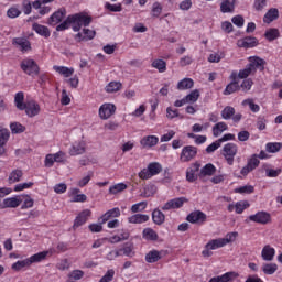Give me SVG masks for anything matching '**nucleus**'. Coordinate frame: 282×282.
Wrapping results in <instances>:
<instances>
[{
	"label": "nucleus",
	"instance_id": "nucleus-1",
	"mask_svg": "<svg viewBox=\"0 0 282 282\" xmlns=\"http://www.w3.org/2000/svg\"><path fill=\"white\" fill-rule=\"evenodd\" d=\"M68 21L72 23L73 32H80L82 28H88L91 24L94 18L85 12H79L68 15Z\"/></svg>",
	"mask_w": 282,
	"mask_h": 282
},
{
	"label": "nucleus",
	"instance_id": "nucleus-2",
	"mask_svg": "<svg viewBox=\"0 0 282 282\" xmlns=\"http://www.w3.org/2000/svg\"><path fill=\"white\" fill-rule=\"evenodd\" d=\"M162 171L163 167L160 162H151L138 173V177L143 181L151 180L155 175H160Z\"/></svg>",
	"mask_w": 282,
	"mask_h": 282
},
{
	"label": "nucleus",
	"instance_id": "nucleus-3",
	"mask_svg": "<svg viewBox=\"0 0 282 282\" xmlns=\"http://www.w3.org/2000/svg\"><path fill=\"white\" fill-rule=\"evenodd\" d=\"M20 67L22 72H24V74H26L28 76H39L41 72L39 64H36V61L32 58H24L21 62Z\"/></svg>",
	"mask_w": 282,
	"mask_h": 282
},
{
	"label": "nucleus",
	"instance_id": "nucleus-4",
	"mask_svg": "<svg viewBox=\"0 0 282 282\" xmlns=\"http://www.w3.org/2000/svg\"><path fill=\"white\" fill-rule=\"evenodd\" d=\"M239 152V147L235 143H226L223 148V156L225 158L227 164L232 166L235 164V156Z\"/></svg>",
	"mask_w": 282,
	"mask_h": 282
},
{
	"label": "nucleus",
	"instance_id": "nucleus-5",
	"mask_svg": "<svg viewBox=\"0 0 282 282\" xmlns=\"http://www.w3.org/2000/svg\"><path fill=\"white\" fill-rule=\"evenodd\" d=\"M226 247L221 238L212 239L205 245V249L202 251L203 257H213L212 250H219V248Z\"/></svg>",
	"mask_w": 282,
	"mask_h": 282
},
{
	"label": "nucleus",
	"instance_id": "nucleus-6",
	"mask_svg": "<svg viewBox=\"0 0 282 282\" xmlns=\"http://www.w3.org/2000/svg\"><path fill=\"white\" fill-rule=\"evenodd\" d=\"M226 247L221 238L212 239L205 245V249L202 251L203 257H213L212 250H219V248Z\"/></svg>",
	"mask_w": 282,
	"mask_h": 282
},
{
	"label": "nucleus",
	"instance_id": "nucleus-7",
	"mask_svg": "<svg viewBox=\"0 0 282 282\" xmlns=\"http://www.w3.org/2000/svg\"><path fill=\"white\" fill-rule=\"evenodd\" d=\"M23 111H25L28 118H36V116L41 113V105H39L34 99L26 100Z\"/></svg>",
	"mask_w": 282,
	"mask_h": 282
},
{
	"label": "nucleus",
	"instance_id": "nucleus-8",
	"mask_svg": "<svg viewBox=\"0 0 282 282\" xmlns=\"http://www.w3.org/2000/svg\"><path fill=\"white\" fill-rule=\"evenodd\" d=\"M186 203H188V199L186 197L172 198L161 207V210H177L182 208Z\"/></svg>",
	"mask_w": 282,
	"mask_h": 282
},
{
	"label": "nucleus",
	"instance_id": "nucleus-9",
	"mask_svg": "<svg viewBox=\"0 0 282 282\" xmlns=\"http://www.w3.org/2000/svg\"><path fill=\"white\" fill-rule=\"evenodd\" d=\"M249 221H253V224H261L265 226L272 221V215L270 213L261 210L248 217Z\"/></svg>",
	"mask_w": 282,
	"mask_h": 282
},
{
	"label": "nucleus",
	"instance_id": "nucleus-10",
	"mask_svg": "<svg viewBox=\"0 0 282 282\" xmlns=\"http://www.w3.org/2000/svg\"><path fill=\"white\" fill-rule=\"evenodd\" d=\"M197 147L194 145H185L180 155L181 162H191L197 158Z\"/></svg>",
	"mask_w": 282,
	"mask_h": 282
},
{
	"label": "nucleus",
	"instance_id": "nucleus-11",
	"mask_svg": "<svg viewBox=\"0 0 282 282\" xmlns=\"http://www.w3.org/2000/svg\"><path fill=\"white\" fill-rule=\"evenodd\" d=\"M249 61V67L251 70H253V74H257V69L259 72H264L267 62L265 59L259 57V56H251L248 58Z\"/></svg>",
	"mask_w": 282,
	"mask_h": 282
},
{
	"label": "nucleus",
	"instance_id": "nucleus-12",
	"mask_svg": "<svg viewBox=\"0 0 282 282\" xmlns=\"http://www.w3.org/2000/svg\"><path fill=\"white\" fill-rule=\"evenodd\" d=\"M91 217V210L90 209H84L82 210L75 218L73 224V230H77V228H80V226H85L87 224L88 219Z\"/></svg>",
	"mask_w": 282,
	"mask_h": 282
},
{
	"label": "nucleus",
	"instance_id": "nucleus-13",
	"mask_svg": "<svg viewBox=\"0 0 282 282\" xmlns=\"http://www.w3.org/2000/svg\"><path fill=\"white\" fill-rule=\"evenodd\" d=\"M21 204H23V196L18 195L15 197H9V198H4L1 203H0V208H19V206H21Z\"/></svg>",
	"mask_w": 282,
	"mask_h": 282
},
{
	"label": "nucleus",
	"instance_id": "nucleus-14",
	"mask_svg": "<svg viewBox=\"0 0 282 282\" xmlns=\"http://www.w3.org/2000/svg\"><path fill=\"white\" fill-rule=\"evenodd\" d=\"M113 113H116V105L113 104H104L99 107V118L101 120H109Z\"/></svg>",
	"mask_w": 282,
	"mask_h": 282
},
{
	"label": "nucleus",
	"instance_id": "nucleus-15",
	"mask_svg": "<svg viewBox=\"0 0 282 282\" xmlns=\"http://www.w3.org/2000/svg\"><path fill=\"white\" fill-rule=\"evenodd\" d=\"M186 219L189 224H206L208 216L202 210H195L187 215Z\"/></svg>",
	"mask_w": 282,
	"mask_h": 282
},
{
	"label": "nucleus",
	"instance_id": "nucleus-16",
	"mask_svg": "<svg viewBox=\"0 0 282 282\" xmlns=\"http://www.w3.org/2000/svg\"><path fill=\"white\" fill-rule=\"evenodd\" d=\"M12 45L19 47L22 54H25V52H30L32 50V43L29 42L28 37H14L12 40Z\"/></svg>",
	"mask_w": 282,
	"mask_h": 282
},
{
	"label": "nucleus",
	"instance_id": "nucleus-17",
	"mask_svg": "<svg viewBox=\"0 0 282 282\" xmlns=\"http://www.w3.org/2000/svg\"><path fill=\"white\" fill-rule=\"evenodd\" d=\"M86 151H87V143L85 141H76L70 145L68 153L72 156H76V155H83Z\"/></svg>",
	"mask_w": 282,
	"mask_h": 282
},
{
	"label": "nucleus",
	"instance_id": "nucleus-18",
	"mask_svg": "<svg viewBox=\"0 0 282 282\" xmlns=\"http://www.w3.org/2000/svg\"><path fill=\"white\" fill-rule=\"evenodd\" d=\"M95 37H96V31L90 29H83V33L78 32L75 35V41H77V43H83V41L84 42L94 41Z\"/></svg>",
	"mask_w": 282,
	"mask_h": 282
},
{
	"label": "nucleus",
	"instance_id": "nucleus-19",
	"mask_svg": "<svg viewBox=\"0 0 282 282\" xmlns=\"http://www.w3.org/2000/svg\"><path fill=\"white\" fill-rule=\"evenodd\" d=\"M238 47H245V50H250L252 47H257L259 45V40L254 36H246L241 40H238Z\"/></svg>",
	"mask_w": 282,
	"mask_h": 282
},
{
	"label": "nucleus",
	"instance_id": "nucleus-20",
	"mask_svg": "<svg viewBox=\"0 0 282 282\" xmlns=\"http://www.w3.org/2000/svg\"><path fill=\"white\" fill-rule=\"evenodd\" d=\"M158 142H160L158 135H145L140 140L142 149H153V147H158Z\"/></svg>",
	"mask_w": 282,
	"mask_h": 282
},
{
	"label": "nucleus",
	"instance_id": "nucleus-21",
	"mask_svg": "<svg viewBox=\"0 0 282 282\" xmlns=\"http://www.w3.org/2000/svg\"><path fill=\"white\" fill-rule=\"evenodd\" d=\"M67 14V10L65 8H61L57 11H55L48 19L50 25H58L63 19H65V15Z\"/></svg>",
	"mask_w": 282,
	"mask_h": 282
},
{
	"label": "nucleus",
	"instance_id": "nucleus-22",
	"mask_svg": "<svg viewBox=\"0 0 282 282\" xmlns=\"http://www.w3.org/2000/svg\"><path fill=\"white\" fill-rule=\"evenodd\" d=\"M120 208L119 207H113L112 209H109L99 219L98 221H101V224H107L109 219H117V217H120Z\"/></svg>",
	"mask_w": 282,
	"mask_h": 282
},
{
	"label": "nucleus",
	"instance_id": "nucleus-23",
	"mask_svg": "<svg viewBox=\"0 0 282 282\" xmlns=\"http://www.w3.org/2000/svg\"><path fill=\"white\" fill-rule=\"evenodd\" d=\"M275 256H276V249H274L272 246L265 245L262 248L261 258L263 261H274Z\"/></svg>",
	"mask_w": 282,
	"mask_h": 282
},
{
	"label": "nucleus",
	"instance_id": "nucleus-24",
	"mask_svg": "<svg viewBox=\"0 0 282 282\" xmlns=\"http://www.w3.org/2000/svg\"><path fill=\"white\" fill-rule=\"evenodd\" d=\"M80 193V189L79 188H70L68 191V196L72 197V202L74 203H85L87 202V195L85 194H78Z\"/></svg>",
	"mask_w": 282,
	"mask_h": 282
},
{
	"label": "nucleus",
	"instance_id": "nucleus-25",
	"mask_svg": "<svg viewBox=\"0 0 282 282\" xmlns=\"http://www.w3.org/2000/svg\"><path fill=\"white\" fill-rule=\"evenodd\" d=\"M163 254L164 251H158L153 249L145 254V261L147 263H158V261L162 259Z\"/></svg>",
	"mask_w": 282,
	"mask_h": 282
},
{
	"label": "nucleus",
	"instance_id": "nucleus-26",
	"mask_svg": "<svg viewBox=\"0 0 282 282\" xmlns=\"http://www.w3.org/2000/svg\"><path fill=\"white\" fill-rule=\"evenodd\" d=\"M193 87H195L193 78L185 77L177 83L176 89L178 91H186V89H193Z\"/></svg>",
	"mask_w": 282,
	"mask_h": 282
},
{
	"label": "nucleus",
	"instance_id": "nucleus-27",
	"mask_svg": "<svg viewBox=\"0 0 282 282\" xmlns=\"http://www.w3.org/2000/svg\"><path fill=\"white\" fill-rule=\"evenodd\" d=\"M54 72L59 74V76H63L64 78H70V76H74V68L73 67H67V66H58L54 65L53 66Z\"/></svg>",
	"mask_w": 282,
	"mask_h": 282
},
{
	"label": "nucleus",
	"instance_id": "nucleus-28",
	"mask_svg": "<svg viewBox=\"0 0 282 282\" xmlns=\"http://www.w3.org/2000/svg\"><path fill=\"white\" fill-rule=\"evenodd\" d=\"M120 257H134L135 251H133V243L126 242L121 248L117 249Z\"/></svg>",
	"mask_w": 282,
	"mask_h": 282
},
{
	"label": "nucleus",
	"instance_id": "nucleus-29",
	"mask_svg": "<svg viewBox=\"0 0 282 282\" xmlns=\"http://www.w3.org/2000/svg\"><path fill=\"white\" fill-rule=\"evenodd\" d=\"M217 173V167L213 163H207L200 169L199 177H213Z\"/></svg>",
	"mask_w": 282,
	"mask_h": 282
},
{
	"label": "nucleus",
	"instance_id": "nucleus-30",
	"mask_svg": "<svg viewBox=\"0 0 282 282\" xmlns=\"http://www.w3.org/2000/svg\"><path fill=\"white\" fill-rule=\"evenodd\" d=\"M32 30L36 32L40 36H44V39H50L51 32L50 29L43 24L33 23Z\"/></svg>",
	"mask_w": 282,
	"mask_h": 282
},
{
	"label": "nucleus",
	"instance_id": "nucleus-31",
	"mask_svg": "<svg viewBox=\"0 0 282 282\" xmlns=\"http://www.w3.org/2000/svg\"><path fill=\"white\" fill-rule=\"evenodd\" d=\"M150 217L147 214H134L128 217V224H147Z\"/></svg>",
	"mask_w": 282,
	"mask_h": 282
},
{
	"label": "nucleus",
	"instance_id": "nucleus-32",
	"mask_svg": "<svg viewBox=\"0 0 282 282\" xmlns=\"http://www.w3.org/2000/svg\"><path fill=\"white\" fill-rule=\"evenodd\" d=\"M152 221L156 226H162V224L166 221V216L164 215V213H162V210H160L159 208H155L152 212Z\"/></svg>",
	"mask_w": 282,
	"mask_h": 282
},
{
	"label": "nucleus",
	"instance_id": "nucleus-33",
	"mask_svg": "<svg viewBox=\"0 0 282 282\" xmlns=\"http://www.w3.org/2000/svg\"><path fill=\"white\" fill-rule=\"evenodd\" d=\"M142 238L145 239V241H158V231L151 227L144 228L142 231Z\"/></svg>",
	"mask_w": 282,
	"mask_h": 282
},
{
	"label": "nucleus",
	"instance_id": "nucleus-34",
	"mask_svg": "<svg viewBox=\"0 0 282 282\" xmlns=\"http://www.w3.org/2000/svg\"><path fill=\"white\" fill-rule=\"evenodd\" d=\"M279 19V9L271 8L268 10V12L263 17V23H272L273 21H276Z\"/></svg>",
	"mask_w": 282,
	"mask_h": 282
},
{
	"label": "nucleus",
	"instance_id": "nucleus-35",
	"mask_svg": "<svg viewBox=\"0 0 282 282\" xmlns=\"http://www.w3.org/2000/svg\"><path fill=\"white\" fill-rule=\"evenodd\" d=\"M220 12H223V14L235 12V0H223L220 3Z\"/></svg>",
	"mask_w": 282,
	"mask_h": 282
},
{
	"label": "nucleus",
	"instance_id": "nucleus-36",
	"mask_svg": "<svg viewBox=\"0 0 282 282\" xmlns=\"http://www.w3.org/2000/svg\"><path fill=\"white\" fill-rule=\"evenodd\" d=\"M14 105L19 111H23L25 105V94L23 91H19L14 96Z\"/></svg>",
	"mask_w": 282,
	"mask_h": 282
},
{
	"label": "nucleus",
	"instance_id": "nucleus-37",
	"mask_svg": "<svg viewBox=\"0 0 282 282\" xmlns=\"http://www.w3.org/2000/svg\"><path fill=\"white\" fill-rule=\"evenodd\" d=\"M212 131L214 138H219L224 131H228V124H226L224 121H220L213 127Z\"/></svg>",
	"mask_w": 282,
	"mask_h": 282
},
{
	"label": "nucleus",
	"instance_id": "nucleus-38",
	"mask_svg": "<svg viewBox=\"0 0 282 282\" xmlns=\"http://www.w3.org/2000/svg\"><path fill=\"white\" fill-rule=\"evenodd\" d=\"M239 276V273L235 271L226 272L223 275L214 276L217 282H230L232 279H237Z\"/></svg>",
	"mask_w": 282,
	"mask_h": 282
},
{
	"label": "nucleus",
	"instance_id": "nucleus-39",
	"mask_svg": "<svg viewBox=\"0 0 282 282\" xmlns=\"http://www.w3.org/2000/svg\"><path fill=\"white\" fill-rule=\"evenodd\" d=\"M47 254H50V251H41L39 253H35L29 258V262L31 263H41V261H45L47 259Z\"/></svg>",
	"mask_w": 282,
	"mask_h": 282
},
{
	"label": "nucleus",
	"instance_id": "nucleus-40",
	"mask_svg": "<svg viewBox=\"0 0 282 282\" xmlns=\"http://www.w3.org/2000/svg\"><path fill=\"white\" fill-rule=\"evenodd\" d=\"M30 265H32L30 263V259L26 258L24 260H18L17 262H14L11 265V269L14 270L15 272H21V270H23V268H30Z\"/></svg>",
	"mask_w": 282,
	"mask_h": 282
},
{
	"label": "nucleus",
	"instance_id": "nucleus-41",
	"mask_svg": "<svg viewBox=\"0 0 282 282\" xmlns=\"http://www.w3.org/2000/svg\"><path fill=\"white\" fill-rule=\"evenodd\" d=\"M279 36H281V33L279 32V29H274V28L268 29L264 33V37L269 42L276 41Z\"/></svg>",
	"mask_w": 282,
	"mask_h": 282
},
{
	"label": "nucleus",
	"instance_id": "nucleus-42",
	"mask_svg": "<svg viewBox=\"0 0 282 282\" xmlns=\"http://www.w3.org/2000/svg\"><path fill=\"white\" fill-rule=\"evenodd\" d=\"M279 270V265L276 263H264L262 264V272L269 276H272Z\"/></svg>",
	"mask_w": 282,
	"mask_h": 282
},
{
	"label": "nucleus",
	"instance_id": "nucleus-43",
	"mask_svg": "<svg viewBox=\"0 0 282 282\" xmlns=\"http://www.w3.org/2000/svg\"><path fill=\"white\" fill-rule=\"evenodd\" d=\"M22 197L21 210H28V208H32L34 206V200L31 195H20Z\"/></svg>",
	"mask_w": 282,
	"mask_h": 282
},
{
	"label": "nucleus",
	"instance_id": "nucleus-44",
	"mask_svg": "<svg viewBox=\"0 0 282 282\" xmlns=\"http://www.w3.org/2000/svg\"><path fill=\"white\" fill-rule=\"evenodd\" d=\"M235 107L232 106H226L221 112H220V116H221V119L223 120H231L232 119V116H235Z\"/></svg>",
	"mask_w": 282,
	"mask_h": 282
},
{
	"label": "nucleus",
	"instance_id": "nucleus-45",
	"mask_svg": "<svg viewBox=\"0 0 282 282\" xmlns=\"http://www.w3.org/2000/svg\"><path fill=\"white\" fill-rule=\"evenodd\" d=\"M248 105L250 111H252V113H259L261 111V107L257 104H254V99H245L242 101V106L246 107Z\"/></svg>",
	"mask_w": 282,
	"mask_h": 282
},
{
	"label": "nucleus",
	"instance_id": "nucleus-46",
	"mask_svg": "<svg viewBox=\"0 0 282 282\" xmlns=\"http://www.w3.org/2000/svg\"><path fill=\"white\" fill-rule=\"evenodd\" d=\"M239 82H231L226 86L223 94L224 96H230V94H235V91H239Z\"/></svg>",
	"mask_w": 282,
	"mask_h": 282
},
{
	"label": "nucleus",
	"instance_id": "nucleus-47",
	"mask_svg": "<svg viewBox=\"0 0 282 282\" xmlns=\"http://www.w3.org/2000/svg\"><path fill=\"white\" fill-rule=\"evenodd\" d=\"M151 67L158 69L160 74H164V72H166V62L164 59H154Z\"/></svg>",
	"mask_w": 282,
	"mask_h": 282
},
{
	"label": "nucleus",
	"instance_id": "nucleus-48",
	"mask_svg": "<svg viewBox=\"0 0 282 282\" xmlns=\"http://www.w3.org/2000/svg\"><path fill=\"white\" fill-rule=\"evenodd\" d=\"M122 89V83L120 82H110L106 86L107 94H116V91H120Z\"/></svg>",
	"mask_w": 282,
	"mask_h": 282
},
{
	"label": "nucleus",
	"instance_id": "nucleus-49",
	"mask_svg": "<svg viewBox=\"0 0 282 282\" xmlns=\"http://www.w3.org/2000/svg\"><path fill=\"white\" fill-rule=\"evenodd\" d=\"M199 96H200L199 90L198 89H194V90H192L189 94H187L185 96V101L187 104H192L193 105V104L197 102V100H199Z\"/></svg>",
	"mask_w": 282,
	"mask_h": 282
},
{
	"label": "nucleus",
	"instance_id": "nucleus-50",
	"mask_svg": "<svg viewBox=\"0 0 282 282\" xmlns=\"http://www.w3.org/2000/svg\"><path fill=\"white\" fill-rule=\"evenodd\" d=\"M250 208V203L248 200H239L235 204V210L237 215H241L243 210Z\"/></svg>",
	"mask_w": 282,
	"mask_h": 282
},
{
	"label": "nucleus",
	"instance_id": "nucleus-51",
	"mask_svg": "<svg viewBox=\"0 0 282 282\" xmlns=\"http://www.w3.org/2000/svg\"><path fill=\"white\" fill-rule=\"evenodd\" d=\"M23 177V171L21 170H13L9 175V183L14 184L17 182H21V178Z\"/></svg>",
	"mask_w": 282,
	"mask_h": 282
},
{
	"label": "nucleus",
	"instance_id": "nucleus-52",
	"mask_svg": "<svg viewBox=\"0 0 282 282\" xmlns=\"http://www.w3.org/2000/svg\"><path fill=\"white\" fill-rule=\"evenodd\" d=\"M122 191H127V184L118 183L109 187L110 195H118V193H122Z\"/></svg>",
	"mask_w": 282,
	"mask_h": 282
},
{
	"label": "nucleus",
	"instance_id": "nucleus-53",
	"mask_svg": "<svg viewBox=\"0 0 282 282\" xmlns=\"http://www.w3.org/2000/svg\"><path fill=\"white\" fill-rule=\"evenodd\" d=\"M147 206H148L147 202H140V203L133 204L130 210L132 214L144 213V210H147Z\"/></svg>",
	"mask_w": 282,
	"mask_h": 282
},
{
	"label": "nucleus",
	"instance_id": "nucleus-54",
	"mask_svg": "<svg viewBox=\"0 0 282 282\" xmlns=\"http://www.w3.org/2000/svg\"><path fill=\"white\" fill-rule=\"evenodd\" d=\"M281 147H282V143H279V142H269L265 144V151L268 153H279V151H281Z\"/></svg>",
	"mask_w": 282,
	"mask_h": 282
},
{
	"label": "nucleus",
	"instance_id": "nucleus-55",
	"mask_svg": "<svg viewBox=\"0 0 282 282\" xmlns=\"http://www.w3.org/2000/svg\"><path fill=\"white\" fill-rule=\"evenodd\" d=\"M158 193V186L149 184L143 188V197H153Z\"/></svg>",
	"mask_w": 282,
	"mask_h": 282
},
{
	"label": "nucleus",
	"instance_id": "nucleus-56",
	"mask_svg": "<svg viewBox=\"0 0 282 282\" xmlns=\"http://www.w3.org/2000/svg\"><path fill=\"white\" fill-rule=\"evenodd\" d=\"M7 17L9 19H17V18L21 17V9H19L18 6H13V7L9 8L7 11Z\"/></svg>",
	"mask_w": 282,
	"mask_h": 282
},
{
	"label": "nucleus",
	"instance_id": "nucleus-57",
	"mask_svg": "<svg viewBox=\"0 0 282 282\" xmlns=\"http://www.w3.org/2000/svg\"><path fill=\"white\" fill-rule=\"evenodd\" d=\"M261 164V161H259L257 154H252L250 159L247 161V165L252 169L253 171L258 169V166Z\"/></svg>",
	"mask_w": 282,
	"mask_h": 282
},
{
	"label": "nucleus",
	"instance_id": "nucleus-58",
	"mask_svg": "<svg viewBox=\"0 0 282 282\" xmlns=\"http://www.w3.org/2000/svg\"><path fill=\"white\" fill-rule=\"evenodd\" d=\"M248 76H254V73L252 68H250L249 65L247 64L246 68L239 70L238 78L248 79Z\"/></svg>",
	"mask_w": 282,
	"mask_h": 282
},
{
	"label": "nucleus",
	"instance_id": "nucleus-59",
	"mask_svg": "<svg viewBox=\"0 0 282 282\" xmlns=\"http://www.w3.org/2000/svg\"><path fill=\"white\" fill-rule=\"evenodd\" d=\"M237 237H239V232H228L225 238H221L223 243H225V246H228V243H232V241H236Z\"/></svg>",
	"mask_w": 282,
	"mask_h": 282
},
{
	"label": "nucleus",
	"instance_id": "nucleus-60",
	"mask_svg": "<svg viewBox=\"0 0 282 282\" xmlns=\"http://www.w3.org/2000/svg\"><path fill=\"white\" fill-rule=\"evenodd\" d=\"M236 193H240V195H250L254 193V186L252 185H245L241 187L236 188Z\"/></svg>",
	"mask_w": 282,
	"mask_h": 282
},
{
	"label": "nucleus",
	"instance_id": "nucleus-61",
	"mask_svg": "<svg viewBox=\"0 0 282 282\" xmlns=\"http://www.w3.org/2000/svg\"><path fill=\"white\" fill-rule=\"evenodd\" d=\"M10 129L12 133H24L25 126L19 123V122H12L10 124Z\"/></svg>",
	"mask_w": 282,
	"mask_h": 282
},
{
	"label": "nucleus",
	"instance_id": "nucleus-62",
	"mask_svg": "<svg viewBox=\"0 0 282 282\" xmlns=\"http://www.w3.org/2000/svg\"><path fill=\"white\" fill-rule=\"evenodd\" d=\"M105 9L109 10V12H122V3L111 4L109 2H106Z\"/></svg>",
	"mask_w": 282,
	"mask_h": 282
},
{
	"label": "nucleus",
	"instance_id": "nucleus-63",
	"mask_svg": "<svg viewBox=\"0 0 282 282\" xmlns=\"http://www.w3.org/2000/svg\"><path fill=\"white\" fill-rule=\"evenodd\" d=\"M160 14H162V4L160 2H154L152 4V17L158 19L160 18Z\"/></svg>",
	"mask_w": 282,
	"mask_h": 282
},
{
	"label": "nucleus",
	"instance_id": "nucleus-64",
	"mask_svg": "<svg viewBox=\"0 0 282 282\" xmlns=\"http://www.w3.org/2000/svg\"><path fill=\"white\" fill-rule=\"evenodd\" d=\"M113 276H116V271L113 269H110L106 272V274L99 280V282H112Z\"/></svg>",
	"mask_w": 282,
	"mask_h": 282
}]
</instances>
